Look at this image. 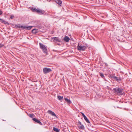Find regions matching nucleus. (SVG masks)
Returning <instances> with one entry per match:
<instances>
[{"mask_svg": "<svg viewBox=\"0 0 132 132\" xmlns=\"http://www.w3.org/2000/svg\"><path fill=\"white\" fill-rule=\"evenodd\" d=\"M53 41L55 42L56 43V42H60L61 40L60 39L57 37H54L52 38L51 39V41Z\"/></svg>", "mask_w": 132, "mask_h": 132, "instance_id": "nucleus-6", "label": "nucleus"}, {"mask_svg": "<svg viewBox=\"0 0 132 132\" xmlns=\"http://www.w3.org/2000/svg\"><path fill=\"white\" fill-rule=\"evenodd\" d=\"M81 45V43H79L78 44L77 49L79 51H84L86 48V46H82Z\"/></svg>", "mask_w": 132, "mask_h": 132, "instance_id": "nucleus-3", "label": "nucleus"}, {"mask_svg": "<svg viewBox=\"0 0 132 132\" xmlns=\"http://www.w3.org/2000/svg\"><path fill=\"white\" fill-rule=\"evenodd\" d=\"M57 98L58 100L61 101L63 99V97L60 96H58Z\"/></svg>", "mask_w": 132, "mask_h": 132, "instance_id": "nucleus-18", "label": "nucleus"}, {"mask_svg": "<svg viewBox=\"0 0 132 132\" xmlns=\"http://www.w3.org/2000/svg\"><path fill=\"white\" fill-rule=\"evenodd\" d=\"M50 114L52 115L54 118H57V117L56 116L55 113L52 111L50 110Z\"/></svg>", "mask_w": 132, "mask_h": 132, "instance_id": "nucleus-9", "label": "nucleus"}, {"mask_svg": "<svg viewBox=\"0 0 132 132\" xmlns=\"http://www.w3.org/2000/svg\"><path fill=\"white\" fill-rule=\"evenodd\" d=\"M3 46V45L2 44H0V48L2 47Z\"/></svg>", "mask_w": 132, "mask_h": 132, "instance_id": "nucleus-25", "label": "nucleus"}, {"mask_svg": "<svg viewBox=\"0 0 132 132\" xmlns=\"http://www.w3.org/2000/svg\"><path fill=\"white\" fill-rule=\"evenodd\" d=\"M16 27H21L23 29H24L23 27H24V26H23L22 25H20V24H18V25H17L16 26Z\"/></svg>", "mask_w": 132, "mask_h": 132, "instance_id": "nucleus-19", "label": "nucleus"}, {"mask_svg": "<svg viewBox=\"0 0 132 132\" xmlns=\"http://www.w3.org/2000/svg\"><path fill=\"white\" fill-rule=\"evenodd\" d=\"M31 10L32 11L35 12L40 14H43L44 13V12L42 10L38 9H36L35 7L32 8Z\"/></svg>", "mask_w": 132, "mask_h": 132, "instance_id": "nucleus-2", "label": "nucleus"}, {"mask_svg": "<svg viewBox=\"0 0 132 132\" xmlns=\"http://www.w3.org/2000/svg\"><path fill=\"white\" fill-rule=\"evenodd\" d=\"M49 111H49V110H48V112H49Z\"/></svg>", "mask_w": 132, "mask_h": 132, "instance_id": "nucleus-29", "label": "nucleus"}, {"mask_svg": "<svg viewBox=\"0 0 132 132\" xmlns=\"http://www.w3.org/2000/svg\"><path fill=\"white\" fill-rule=\"evenodd\" d=\"M0 22H1L2 23H3V22H4V20H3L2 19H0Z\"/></svg>", "mask_w": 132, "mask_h": 132, "instance_id": "nucleus-22", "label": "nucleus"}, {"mask_svg": "<svg viewBox=\"0 0 132 132\" xmlns=\"http://www.w3.org/2000/svg\"><path fill=\"white\" fill-rule=\"evenodd\" d=\"M114 93L118 95H122L123 94V89L122 88L119 87H116L113 89Z\"/></svg>", "mask_w": 132, "mask_h": 132, "instance_id": "nucleus-1", "label": "nucleus"}, {"mask_svg": "<svg viewBox=\"0 0 132 132\" xmlns=\"http://www.w3.org/2000/svg\"><path fill=\"white\" fill-rule=\"evenodd\" d=\"M38 30L36 29H34L32 30V33L34 34H36Z\"/></svg>", "mask_w": 132, "mask_h": 132, "instance_id": "nucleus-15", "label": "nucleus"}, {"mask_svg": "<svg viewBox=\"0 0 132 132\" xmlns=\"http://www.w3.org/2000/svg\"><path fill=\"white\" fill-rule=\"evenodd\" d=\"M78 127L80 129H84L85 127L84 125L81 124V122L80 121H79L78 122Z\"/></svg>", "mask_w": 132, "mask_h": 132, "instance_id": "nucleus-5", "label": "nucleus"}, {"mask_svg": "<svg viewBox=\"0 0 132 132\" xmlns=\"http://www.w3.org/2000/svg\"><path fill=\"white\" fill-rule=\"evenodd\" d=\"M43 71L45 73H48L50 71V69L45 68L43 69Z\"/></svg>", "mask_w": 132, "mask_h": 132, "instance_id": "nucleus-7", "label": "nucleus"}, {"mask_svg": "<svg viewBox=\"0 0 132 132\" xmlns=\"http://www.w3.org/2000/svg\"><path fill=\"white\" fill-rule=\"evenodd\" d=\"M53 130L56 132H59L60 131L59 129L55 127L53 128Z\"/></svg>", "mask_w": 132, "mask_h": 132, "instance_id": "nucleus-16", "label": "nucleus"}, {"mask_svg": "<svg viewBox=\"0 0 132 132\" xmlns=\"http://www.w3.org/2000/svg\"><path fill=\"white\" fill-rule=\"evenodd\" d=\"M3 23H4L5 24H7L8 23L5 20H4V22H3Z\"/></svg>", "mask_w": 132, "mask_h": 132, "instance_id": "nucleus-23", "label": "nucleus"}, {"mask_svg": "<svg viewBox=\"0 0 132 132\" xmlns=\"http://www.w3.org/2000/svg\"><path fill=\"white\" fill-rule=\"evenodd\" d=\"M2 14V11H1L0 10V15H1Z\"/></svg>", "mask_w": 132, "mask_h": 132, "instance_id": "nucleus-26", "label": "nucleus"}, {"mask_svg": "<svg viewBox=\"0 0 132 132\" xmlns=\"http://www.w3.org/2000/svg\"><path fill=\"white\" fill-rule=\"evenodd\" d=\"M112 78H114L117 81H119L121 80V78L120 77H117L116 76H113Z\"/></svg>", "mask_w": 132, "mask_h": 132, "instance_id": "nucleus-10", "label": "nucleus"}, {"mask_svg": "<svg viewBox=\"0 0 132 132\" xmlns=\"http://www.w3.org/2000/svg\"><path fill=\"white\" fill-rule=\"evenodd\" d=\"M69 39V38L67 36H65L64 38V40L66 42H68Z\"/></svg>", "mask_w": 132, "mask_h": 132, "instance_id": "nucleus-12", "label": "nucleus"}, {"mask_svg": "<svg viewBox=\"0 0 132 132\" xmlns=\"http://www.w3.org/2000/svg\"><path fill=\"white\" fill-rule=\"evenodd\" d=\"M32 120L36 122H37L39 123L40 125H42V123L40 121L37 119L35 118H33L32 119Z\"/></svg>", "mask_w": 132, "mask_h": 132, "instance_id": "nucleus-11", "label": "nucleus"}, {"mask_svg": "<svg viewBox=\"0 0 132 132\" xmlns=\"http://www.w3.org/2000/svg\"><path fill=\"white\" fill-rule=\"evenodd\" d=\"M100 75L101 76V77L102 78H104V76L103 74V73H100Z\"/></svg>", "mask_w": 132, "mask_h": 132, "instance_id": "nucleus-21", "label": "nucleus"}, {"mask_svg": "<svg viewBox=\"0 0 132 132\" xmlns=\"http://www.w3.org/2000/svg\"><path fill=\"white\" fill-rule=\"evenodd\" d=\"M14 17V16L13 15H11V19H13Z\"/></svg>", "mask_w": 132, "mask_h": 132, "instance_id": "nucleus-24", "label": "nucleus"}, {"mask_svg": "<svg viewBox=\"0 0 132 132\" xmlns=\"http://www.w3.org/2000/svg\"><path fill=\"white\" fill-rule=\"evenodd\" d=\"M56 2L60 6L61 5L62 3V1L60 0H56Z\"/></svg>", "mask_w": 132, "mask_h": 132, "instance_id": "nucleus-14", "label": "nucleus"}, {"mask_svg": "<svg viewBox=\"0 0 132 132\" xmlns=\"http://www.w3.org/2000/svg\"><path fill=\"white\" fill-rule=\"evenodd\" d=\"M32 27V26H29V27H26V26H24V27H23L24 29H27L28 30H30L31 29Z\"/></svg>", "mask_w": 132, "mask_h": 132, "instance_id": "nucleus-17", "label": "nucleus"}, {"mask_svg": "<svg viewBox=\"0 0 132 132\" xmlns=\"http://www.w3.org/2000/svg\"><path fill=\"white\" fill-rule=\"evenodd\" d=\"M29 116L31 118H32L34 117V115L33 114H29Z\"/></svg>", "mask_w": 132, "mask_h": 132, "instance_id": "nucleus-20", "label": "nucleus"}, {"mask_svg": "<svg viewBox=\"0 0 132 132\" xmlns=\"http://www.w3.org/2000/svg\"><path fill=\"white\" fill-rule=\"evenodd\" d=\"M81 114L86 121L87 123H90L89 120H88V119L87 118L84 114L83 113H81Z\"/></svg>", "mask_w": 132, "mask_h": 132, "instance_id": "nucleus-8", "label": "nucleus"}, {"mask_svg": "<svg viewBox=\"0 0 132 132\" xmlns=\"http://www.w3.org/2000/svg\"><path fill=\"white\" fill-rule=\"evenodd\" d=\"M64 100L65 101L67 102L68 104H69L71 103V102L70 100L68 99L67 98H65Z\"/></svg>", "mask_w": 132, "mask_h": 132, "instance_id": "nucleus-13", "label": "nucleus"}, {"mask_svg": "<svg viewBox=\"0 0 132 132\" xmlns=\"http://www.w3.org/2000/svg\"><path fill=\"white\" fill-rule=\"evenodd\" d=\"M54 32L53 31H52L51 32V34H53L54 33Z\"/></svg>", "mask_w": 132, "mask_h": 132, "instance_id": "nucleus-27", "label": "nucleus"}, {"mask_svg": "<svg viewBox=\"0 0 132 132\" xmlns=\"http://www.w3.org/2000/svg\"><path fill=\"white\" fill-rule=\"evenodd\" d=\"M50 71H51V69H50Z\"/></svg>", "mask_w": 132, "mask_h": 132, "instance_id": "nucleus-28", "label": "nucleus"}, {"mask_svg": "<svg viewBox=\"0 0 132 132\" xmlns=\"http://www.w3.org/2000/svg\"><path fill=\"white\" fill-rule=\"evenodd\" d=\"M40 48L42 49L43 51L45 53H47V49L46 47L43 44L41 43H39Z\"/></svg>", "mask_w": 132, "mask_h": 132, "instance_id": "nucleus-4", "label": "nucleus"}]
</instances>
